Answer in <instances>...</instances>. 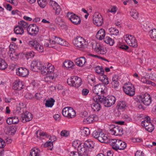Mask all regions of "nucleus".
Here are the masks:
<instances>
[{
    "instance_id": "nucleus-1",
    "label": "nucleus",
    "mask_w": 156,
    "mask_h": 156,
    "mask_svg": "<svg viewBox=\"0 0 156 156\" xmlns=\"http://www.w3.org/2000/svg\"><path fill=\"white\" fill-rule=\"evenodd\" d=\"M95 99L100 101V103L103 104L104 105L107 107L111 106L115 103L116 98L113 96L105 97L104 95H97Z\"/></svg>"
},
{
    "instance_id": "nucleus-2",
    "label": "nucleus",
    "mask_w": 156,
    "mask_h": 156,
    "mask_svg": "<svg viewBox=\"0 0 156 156\" xmlns=\"http://www.w3.org/2000/svg\"><path fill=\"white\" fill-rule=\"evenodd\" d=\"M92 136L101 143H107L109 139L107 135L104 134L101 130L94 131L92 133Z\"/></svg>"
},
{
    "instance_id": "nucleus-3",
    "label": "nucleus",
    "mask_w": 156,
    "mask_h": 156,
    "mask_svg": "<svg viewBox=\"0 0 156 156\" xmlns=\"http://www.w3.org/2000/svg\"><path fill=\"white\" fill-rule=\"evenodd\" d=\"M67 83L71 86L78 88L81 85L82 80L80 78L77 76H74L68 78Z\"/></svg>"
},
{
    "instance_id": "nucleus-4",
    "label": "nucleus",
    "mask_w": 156,
    "mask_h": 156,
    "mask_svg": "<svg viewBox=\"0 0 156 156\" xmlns=\"http://www.w3.org/2000/svg\"><path fill=\"white\" fill-rule=\"evenodd\" d=\"M122 88L124 92L129 96H133L135 94V88L132 84L129 83H125Z\"/></svg>"
},
{
    "instance_id": "nucleus-5",
    "label": "nucleus",
    "mask_w": 156,
    "mask_h": 156,
    "mask_svg": "<svg viewBox=\"0 0 156 156\" xmlns=\"http://www.w3.org/2000/svg\"><path fill=\"white\" fill-rule=\"evenodd\" d=\"M74 45L78 48H85L87 47L85 40L80 37H77L73 41Z\"/></svg>"
},
{
    "instance_id": "nucleus-6",
    "label": "nucleus",
    "mask_w": 156,
    "mask_h": 156,
    "mask_svg": "<svg viewBox=\"0 0 156 156\" xmlns=\"http://www.w3.org/2000/svg\"><path fill=\"white\" fill-rule=\"evenodd\" d=\"M63 115L69 118H73L76 115V113L72 108L69 107H65L62 111Z\"/></svg>"
},
{
    "instance_id": "nucleus-7",
    "label": "nucleus",
    "mask_w": 156,
    "mask_h": 156,
    "mask_svg": "<svg viewBox=\"0 0 156 156\" xmlns=\"http://www.w3.org/2000/svg\"><path fill=\"white\" fill-rule=\"evenodd\" d=\"M125 40L126 42L130 46L135 48L137 47L138 45L137 41L133 36L126 35Z\"/></svg>"
},
{
    "instance_id": "nucleus-8",
    "label": "nucleus",
    "mask_w": 156,
    "mask_h": 156,
    "mask_svg": "<svg viewBox=\"0 0 156 156\" xmlns=\"http://www.w3.org/2000/svg\"><path fill=\"white\" fill-rule=\"evenodd\" d=\"M94 23L98 26H101L103 23V19L101 15L98 12H96L93 15Z\"/></svg>"
},
{
    "instance_id": "nucleus-9",
    "label": "nucleus",
    "mask_w": 156,
    "mask_h": 156,
    "mask_svg": "<svg viewBox=\"0 0 156 156\" xmlns=\"http://www.w3.org/2000/svg\"><path fill=\"white\" fill-rule=\"evenodd\" d=\"M27 31L30 35L35 36L39 31L38 27L35 24H30L27 28Z\"/></svg>"
},
{
    "instance_id": "nucleus-10",
    "label": "nucleus",
    "mask_w": 156,
    "mask_h": 156,
    "mask_svg": "<svg viewBox=\"0 0 156 156\" xmlns=\"http://www.w3.org/2000/svg\"><path fill=\"white\" fill-rule=\"evenodd\" d=\"M111 127L112 128L110 129V131L112 134L116 136H121L123 135V129L122 127L115 126L114 125H112Z\"/></svg>"
},
{
    "instance_id": "nucleus-11",
    "label": "nucleus",
    "mask_w": 156,
    "mask_h": 156,
    "mask_svg": "<svg viewBox=\"0 0 156 156\" xmlns=\"http://www.w3.org/2000/svg\"><path fill=\"white\" fill-rule=\"evenodd\" d=\"M139 98L140 100L139 102H140V100L141 102L146 105L148 106L152 101L151 97L150 95L147 93L142 95Z\"/></svg>"
},
{
    "instance_id": "nucleus-12",
    "label": "nucleus",
    "mask_w": 156,
    "mask_h": 156,
    "mask_svg": "<svg viewBox=\"0 0 156 156\" xmlns=\"http://www.w3.org/2000/svg\"><path fill=\"white\" fill-rule=\"evenodd\" d=\"M105 86L103 84H98L94 86V88L93 89V91L95 94L97 95H104L105 93L103 88Z\"/></svg>"
},
{
    "instance_id": "nucleus-13",
    "label": "nucleus",
    "mask_w": 156,
    "mask_h": 156,
    "mask_svg": "<svg viewBox=\"0 0 156 156\" xmlns=\"http://www.w3.org/2000/svg\"><path fill=\"white\" fill-rule=\"evenodd\" d=\"M67 17L74 24L78 25L81 22V20L78 16L72 13L68 12Z\"/></svg>"
},
{
    "instance_id": "nucleus-14",
    "label": "nucleus",
    "mask_w": 156,
    "mask_h": 156,
    "mask_svg": "<svg viewBox=\"0 0 156 156\" xmlns=\"http://www.w3.org/2000/svg\"><path fill=\"white\" fill-rule=\"evenodd\" d=\"M41 62L36 60L33 61L30 66L31 69L34 71H37V69L40 70L43 66Z\"/></svg>"
},
{
    "instance_id": "nucleus-15",
    "label": "nucleus",
    "mask_w": 156,
    "mask_h": 156,
    "mask_svg": "<svg viewBox=\"0 0 156 156\" xmlns=\"http://www.w3.org/2000/svg\"><path fill=\"white\" fill-rule=\"evenodd\" d=\"M33 118L32 114L28 112H26L21 117V120L23 122L25 123L31 120Z\"/></svg>"
},
{
    "instance_id": "nucleus-16",
    "label": "nucleus",
    "mask_w": 156,
    "mask_h": 156,
    "mask_svg": "<svg viewBox=\"0 0 156 156\" xmlns=\"http://www.w3.org/2000/svg\"><path fill=\"white\" fill-rule=\"evenodd\" d=\"M96 97H97V96L94 97L93 99L95 101V102L91 104V106L94 111L98 112L101 108V105L99 103H100V101H98V100H96L94 99Z\"/></svg>"
},
{
    "instance_id": "nucleus-17",
    "label": "nucleus",
    "mask_w": 156,
    "mask_h": 156,
    "mask_svg": "<svg viewBox=\"0 0 156 156\" xmlns=\"http://www.w3.org/2000/svg\"><path fill=\"white\" fill-rule=\"evenodd\" d=\"M16 73L19 76L25 77L28 74V71L26 68H19L17 69Z\"/></svg>"
},
{
    "instance_id": "nucleus-18",
    "label": "nucleus",
    "mask_w": 156,
    "mask_h": 156,
    "mask_svg": "<svg viewBox=\"0 0 156 156\" xmlns=\"http://www.w3.org/2000/svg\"><path fill=\"white\" fill-rule=\"evenodd\" d=\"M119 140L113 139H108V142L110 145L112 146V148L114 150L117 151V149L119 143Z\"/></svg>"
},
{
    "instance_id": "nucleus-19",
    "label": "nucleus",
    "mask_w": 156,
    "mask_h": 156,
    "mask_svg": "<svg viewBox=\"0 0 156 156\" xmlns=\"http://www.w3.org/2000/svg\"><path fill=\"white\" fill-rule=\"evenodd\" d=\"M23 86L22 82L16 80L13 83L12 88L14 90H19L23 89Z\"/></svg>"
},
{
    "instance_id": "nucleus-20",
    "label": "nucleus",
    "mask_w": 156,
    "mask_h": 156,
    "mask_svg": "<svg viewBox=\"0 0 156 156\" xmlns=\"http://www.w3.org/2000/svg\"><path fill=\"white\" fill-rule=\"evenodd\" d=\"M96 119V117L94 115H90L86 119H84L83 122L85 124H89L95 121Z\"/></svg>"
},
{
    "instance_id": "nucleus-21",
    "label": "nucleus",
    "mask_w": 156,
    "mask_h": 156,
    "mask_svg": "<svg viewBox=\"0 0 156 156\" xmlns=\"http://www.w3.org/2000/svg\"><path fill=\"white\" fill-rule=\"evenodd\" d=\"M105 35V31L103 29H101L97 32L96 37V38L100 40L104 39Z\"/></svg>"
},
{
    "instance_id": "nucleus-22",
    "label": "nucleus",
    "mask_w": 156,
    "mask_h": 156,
    "mask_svg": "<svg viewBox=\"0 0 156 156\" xmlns=\"http://www.w3.org/2000/svg\"><path fill=\"white\" fill-rule=\"evenodd\" d=\"M118 78L119 77L118 76L115 75L113 76L112 78V81L111 82V84L112 87L115 88H117L119 85L118 82Z\"/></svg>"
},
{
    "instance_id": "nucleus-23",
    "label": "nucleus",
    "mask_w": 156,
    "mask_h": 156,
    "mask_svg": "<svg viewBox=\"0 0 156 156\" xmlns=\"http://www.w3.org/2000/svg\"><path fill=\"white\" fill-rule=\"evenodd\" d=\"M76 63L79 66H83L86 62V60L85 58L82 57L76 59Z\"/></svg>"
},
{
    "instance_id": "nucleus-24",
    "label": "nucleus",
    "mask_w": 156,
    "mask_h": 156,
    "mask_svg": "<svg viewBox=\"0 0 156 156\" xmlns=\"http://www.w3.org/2000/svg\"><path fill=\"white\" fill-rule=\"evenodd\" d=\"M95 51L102 55L105 54L107 52L105 49L101 46H99L98 47H95Z\"/></svg>"
},
{
    "instance_id": "nucleus-25",
    "label": "nucleus",
    "mask_w": 156,
    "mask_h": 156,
    "mask_svg": "<svg viewBox=\"0 0 156 156\" xmlns=\"http://www.w3.org/2000/svg\"><path fill=\"white\" fill-rule=\"evenodd\" d=\"M40 150L38 148H34L31 150L30 156H40Z\"/></svg>"
},
{
    "instance_id": "nucleus-26",
    "label": "nucleus",
    "mask_w": 156,
    "mask_h": 156,
    "mask_svg": "<svg viewBox=\"0 0 156 156\" xmlns=\"http://www.w3.org/2000/svg\"><path fill=\"white\" fill-rule=\"evenodd\" d=\"M8 67V65L5 60L0 58V70H4Z\"/></svg>"
},
{
    "instance_id": "nucleus-27",
    "label": "nucleus",
    "mask_w": 156,
    "mask_h": 156,
    "mask_svg": "<svg viewBox=\"0 0 156 156\" xmlns=\"http://www.w3.org/2000/svg\"><path fill=\"white\" fill-rule=\"evenodd\" d=\"M55 102V100L53 98H51L50 99L46 101L45 104L46 107H52L54 105Z\"/></svg>"
},
{
    "instance_id": "nucleus-28",
    "label": "nucleus",
    "mask_w": 156,
    "mask_h": 156,
    "mask_svg": "<svg viewBox=\"0 0 156 156\" xmlns=\"http://www.w3.org/2000/svg\"><path fill=\"white\" fill-rule=\"evenodd\" d=\"M119 143L118 145V148L117 149V151L118 150H124L126 147V143L122 140H120Z\"/></svg>"
},
{
    "instance_id": "nucleus-29",
    "label": "nucleus",
    "mask_w": 156,
    "mask_h": 156,
    "mask_svg": "<svg viewBox=\"0 0 156 156\" xmlns=\"http://www.w3.org/2000/svg\"><path fill=\"white\" fill-rule=\"evenodd\" d=\"M83 145L87 149L89 148H93L94 147L93 142L89 140H86L84 142Z\"/></svg>"
},
{
    "instance_id": "nucleus-30",
    "label": "nucleus",
    "mask_w": 156,
    "mask_h": 156,
    "mask_svg": "<svg viewBox=\"0 0 156 156\" xmlns=\"http://www.w3.org/2000/svg\"><path fill=\"white\" fill-rule=\"evenodd\" d=\"M55 22L60 27H65V25L63 23L64 21L61 17H57L55 19Z\"/></svg>"
},
{
    "instance_id": "nucleus-31",
    "label": "nucleus",
    "mask_w": 156,
    "mask_h": 156,
    "mask_svg": "<svg viewBox=\"0 0 156 156\" xmlns=\"http://www.w3.org/2000/svg\"><path fill=\"white\" fill-rule=\"evenodd\" d=\"M14 32L17 34L21 35L24 33L23 29L19 25L15 27L14 29Z\"/></svg>"
},
{
    "instance_id": "nucleus-32",
    "label": "nucleus",
    "mask_w": 156,
    "mask_h": 156,
    "mask_svg": "<svg viewBox=\"0 0 156 156\" xmlns=\"http://www.w3.org/2000/svg\"><path fill=\"white\" fill-rule=\"evenodd\" d=\"M151 123L150 118L149 116H147L144 119L142 122L141 124L143 127H145V128L146 126H148L149 124Z\"/></svg>"
},
{
    "instance_id": "nucleus-33",
    "label": "nucleus",
    "mask_w": 156,
    "mask_h": 156,
    "mask_svg": "<svg viewBox=\"0 0 156 156\" xmlns=\"http://www.w3.org/2000/svg\"><path fill=\"white\" fill-rule=\"evenodd\" d=\"M87 149L82 144L77 149L78 152L79 153H80V154L81 155L83 154H87L86 152Z\"/></svg>"
},
{
    "instance_id": "nucleus-34",
    "label": "nucleus",
    "mask_w": 156,
    "mask_h": 156,
    "mask_svg": "<svg viewBox=\"0 0 156 156\" xmlns=\"http://www.w3.org/2000/svg\"><path fill=\"white\" fill-rule=\"evenodd\" d=\"M63 65L65 67L68 68H72L74 66V64L71 61L67 60L64 62Z\"/></svg>"
},
{
    "instance_id": "nucleus-35",
    "label": "nucleus",
    "mask_w": 156,
    "mask_h": 156,
    "mask_svg": "<svg viewBox=\"0 0 156 156\" xmlns=\"http://www.w3.org/2000/svg\"><path fill=\"white\" fill-rule=\"evenodd\" d=\"M149 34L150 37L156 41V29H153L150 30Z\"/></svg>"
},
{
    "instance_id": "nucleus-36",
    "label": "nucleus",
    "mask_w": 156,
    "mask_h": 156,
    "mask_svg": "<svg viewBox=\"0 0 156 156\" xmlns=\"http://www.w3.org/2000/svg\"><path fill=\"white\" fill-rule=\"evenodd\" d=\"M104 40L105 43L109 44L110 45H113L114 43V40L109 37H106L104 38Z\"/></svg>"
},
{
    "instance_id": "nucleus-37",
    "label": "nucleus",
    "mask_w": 156,
    "mask_h": 156,
    "mask_svg": "<svg viewBox=\"0 0 156 156\" xmlns=\"http://www.w3.org/2000/svg\"><path fill=\"white\" fill-rule=\"evenodd\" d=\"M47 68H48V74H53L55 68L53 65L50 63H48L47 65Z\"/></svg>"
},
{
    "instance_id": "nucleus-38",
    "label": "nucleus",
    "mask_w": 156,
    "mask_h": 156,
    "mask_svg": "<svg viewBox=\"0 0 156 156\" xmlns=\"http://www.w3.org/2000/svg\"><path fill=\"white\" fill-rule=\"evenodd\" d=\"M42 146L44 147H48V150H51L53 148V144L52 142L49 141L42 144Z\"/></svg>"
},
{
    "instance_id": "nucleus-39",
    "label": "nucleus",
    "mask_w": 156,
    "mask_h": 156,
    "mask_svg": "<svg viewBox=\"0 0 156 156\" xmlns=\"http://www.w3.org/2000/svg\"><path fill=\"white\" fill-rule=\"evenodd\" d=\"M19 25L23 29H25L28 28L29 26L28 23L27 22L22 20L20 21L19 23Z\"/></svg>"
},
{
    "instance_id": "nucleus-40",
    "label": "nucleus",
    "mask_w": 156,
    "mask_h": 156,
    "mask_svg": "<svg viewBox=\"0 0 156 156\" xmlns=\"http://www.w3.org/2000/svg\"><path fill=\"white\" fill-rule=\"evenodd\" d=\"M54 7H53V9L55 10V13L57 15L59 14L61 10L60 6L58 5L57 3L54 2Z\"/></svg>"
},
{
    "instance_id": "nucleus-41",
    "label": "nucleus",
    "mask_w": 156,
    "mask_h": 156,
    "mask_svg": "<svg viewBox=\"0 0 156 156\" xmlns=\"http://www.w3.org/2000/svg\"><path fill=\"white\" fill-rule=\"evenodd\" d=\"M82 135L85 136H87L89 135L90 131L89 128L85 127L83 128L81 131Z\"/></svg>"
},
{
    "instance_id": "nucleus-42",
    "label": "nucleus",
    "mask_w": 156,
    "mask_h": 156,
    "mask_svg": "<svg viewBox=\"0 0 156 156\" xmlns=\"http://www.w3.org/2000/svg\"><path fill=\"white\" fill-rule=\"evenodd\" d=\"M100 80H101L103 83L105 85H107L108 84L109 81L108 79L105 75H103L100 77Z\"/></svg>"
},
{
    "instance_id": "nucleus-43",
    "label": "nucleus",
    "mask_w": 156,
    "mask_h": 156,
    "mask_svg": "<svg viewBox=\"0 0 156 156\" xmlns=\"http://www.w3.org/2000/svg\"><path fill=\"white\" fill-rule=\"evenodd\" d=\"M35 49L39 52H42L44 51V49L43 46L41 45L38 42L34 47Z\"/></svg>"
},
{
    "instance_id": "nucleus-44",
    "label": "nucleus",
    "mask_w": 156,
    "mask_h": 156,
    "mask_svg": "<svg viewBox=\"0 0 156 156\" xmlns=\"http://www.w3.org/2000/svg\"><path fill=\"white\" fill-rule=\"evenodd\" d=\"M95 72L98 74H101V76L104 74V71L102 66H98L96 67Z\"/></svg>"
},
{
    "instance_id": "nucleus-45",
    "label": "nucleus",
    "mask_w": 156,
    "mask_h": 156,
    "mask_svg": "<svg viewBox=\"0 0 156 156\" xmlns=\"http://www.w3.org/2000/svg\"><path fill=\"white\" fill-rule=\"evenodd\" d=\"M130 13L131 16L135 19H136L138 17V13L135 10L131 9Z\"/></svg>"
},
{
    "instance_id": "nucleus-46",
    "label": "nucleus",
    "mask_w": 156,
    "mask_h": 156,
    "mask_svg": "<svg viewBox=\"0 0 156 156\" xmlns=\"http://www.w3.org/2000/svg\"><path fill=\"white\" fill-rule=\"evenodd\" d=\"M41 73L43 75H47L48 74L47 67L43 65L40 69Z\"/></svg>"
},
{
    "instance_id": "nucleus-47",
    "label": "nucleus",
    "mask_w": 156,
    "mask_h": 156,
    "mask_svg": "<svg viewBox=\"0 0 156 156\" xmlns=\"http://www.w3.org/2000/svg\"><path fill=\"white\" fill-rule=\"evenodd\" d=\"M123 101L120 102H119L117 105V108L119 110H124L126 106V105L124 103Z\"/></svg>"
},
{
    "instance_id": "nucleus-48",
    "label": "nucleus",
    "mask_w": 156,
    "mask_h": 156,
    "mask_svg": "<svg viewBox=\"0 0 156 156\" xmlns=\"http://www.w3.org/2000/svg\"><path fill=\"white\" fill-rule=\"evenodd\" d=\"M34 55V52L32 51L27 52L25 54V56L27 59L33 57Z\"/></svg>"
},
{
    "instance_id": "nucleus-49",
    "label": "nucleus",
    "mask_w": 156,
    "mask_h": 156,
    "mask_svg": "<svg viewBox=\"0 0 156 156\" xmlns=\"http://www.w3.org/2000/svg\"><path fill=\"white\" fill-rule=\"evenodd\" d=\"M145 77H143V78H142L141 81L142 82L144 83H146L149 85H151L153 86H155V84L154 83L152 82L151 81L149 80H145Z\"/></svg>"
},
{
    "instance_id": "nucleus-50",
    "label": "nucleus",
    "mask_w": 156,
    "mask_h": 156,
    "mask_svg": "<svg viewBox=\"0 0 156 156\" xmlns=\"http://www.w3.org/2000/svg\"><path fill=\"white\" fill-rule=\"evenodd\" d=\"M37 2L40 7L44 8L47 4L46 0H37Z\"/></svg>"
},
{
    "instance_id": "nucleus-51",
    "label": "nucleus",
    "mask_w": 156,
    "mask_h": 156,
    "mask_svg": "<svg viewBox=\"0 0 156 156\" xmlns=\"http://www.w3.org/2000/svg\"><path fill=\"white\" fill-rule=\"evenodd\" d=\"M55 79L54 74H51V75L47 76L44 79L45 81L48 82L50 81L51 80H53Z\"/></svg>"
},
{
    "instance_id": "nucleus-52",
    "label": "nucleus",
    "mask_w": 156,
    "mask_h": 156,
    "mask_svg": "<svg viewBox=\"0 0 156 156\" xmlns=\"http://www.w3.org/2000/svg\"><path fill=\"white\" fill-rule=\"evenodd\" d=\"M145 129L149 132H151L154 130V127L153 125L151 123L149 124L148 126H146V127L145 128Z\"/></svg>"
},
{
    "instance_id": "nucleus-53",
    "label": "nucleus",
    "mask_w": 156,
    "mask_h": 156,
    "mask_svg": "<svg viewBox=\"0 0 156 156\" xmlns=\"http://www.w3.org/2000/svg\"><path fill=\"white\" fill-rule=\"evenodd\" d=\"M10 57L11 59L12 60H16L18 58V55L14 52L10 54Z\"/></svg>"
},
{
    "instance_id": "nucleus-54",
    "label": "nucleus",
    "mask_w": 156,
    "mask_h": 156,
    "mask_svg": "<svg viewBox=\"0 0 156 156\" xmlns=\"http://www.w3.org/2000/svg\"><path fill=\"white\" fill-rule=\"evenodd\" d=\"M109 31L111 33V34L113 35H117L119 33L118 30L116 28L114 27H112L109 29Z\"/></svg>"
},
{
    "instance_id": "nucleus-55",
    "label": "nucleus",
    "mask_w": 156,
    "mask_h": 156,
    "mask_svg": "<svg viewBox=\"0 0 156 156\" xmlns=\"http://www.w3.org/2000/svg\"><path fill=\"white\" fill-rule=\"evenodd\" d=\"M16 127L15 126H12L9 128V133H11V134H14L16 132Z\"/></svg>"
},
{
    "instance_id": "nucleus-56",
    "label": "nucleus",
    "mask_w": 156,
    "mask_h": 156,
    "mask_svg": "<svg viewBox=\"0 0 156 156\" xmlns=\"http://www.w3.org/2000/svg\"><path fill=\"white\" fill-rule=\"evenodd\" d=\"M88 80L89 83L93 84L95 82V78L94 76L90 75L88 77Z\"/></svg>"
},
{
    "instance_id": "nucleus-57",
    "label": "nucleus",
    "mask_w": 156,
    "mask_h": 156,
    "mask_svg": "<svg viewBox=\"0 0 156 156\" xmlns=\"http://www.w3.org/2000/svg\"><path fill=\"white\" fill-rule=\"evenodd\" d=\"M82 144L80 143V141L79 140H76L74 141L73 143V146L75 148H78Z\"/></svg>"
},
{
    "instance_id": "nucleus-58",
    "label": "nucleus",
    "mask_w": 156,
    "mask_h": 156,
    "mask_svg": "<svg viewBox=\"0 0 156 156\" xmlns=\"http://www.w3.org/2000/svg\"><path fill=\"white\" fill-rule=\"evenodd\" d=\"M37 42L36 41L32 40L29 41L28 43L30 47H34V48L36 44H37Z\"/></svg>"
},
{
    "instance_id": "nucleus-59",
    "label": "nucleus",
    "mask_w": 156,
    "mask_h": 156,
    "mask_svg": "<svg viewBox=\"0 0 156 156\" xmlns=\"http://www.w3.org/2000/svg\"><path fill=\"white\" fill-rule=\"evenodd\" d=\"M69 133L68 131L66 130H62L60 133V135L61 136L64 137H67L69 135Z\"/></svg>"
},
{
    "instance_id": "nucleus-60",
    "label": "nucleus",
    "mask_w": 156,
    "mask_h": 156,
    "mask_svg": "<svg viewBox=\"0 0 156 156\" xmlns=\"http://www.w3.org/2000/svg\"><path fill=\"white\" fill-rule=\"evenodd\" d=\"M55 37V40H54V41H52L53 43H57L59 44H62L60 42L62 39V38L56 37Z\"/></svg>"
},
{
    "instance_id": "nucleus-61",
    "label": "nucleus",
    "mask_w": 156,
    "mask_h": 156,
    "mask_svg": "<svg viewBox=\"0 0 156 156\" xmlns=\"http://www.w3.org/2000/svg\"><path fill=\"white\" fill-rule=\"evenodd\" d=\"M69 156H81V154L78 152L72 151L69 154Z\"/></svg>"
},
{
    "instance_id": "nucleus-62",
    "label": "nucleus",
    "mask_w": 156,
    "mask_h": 156,
    "mask_svg": "<svg viewBox=\"0 0 156 156\" xmlns=\"http://www.w3.org/2000/svg\"><path fill=\"white\" fill-rule=\"evenodd\" d=\"M13 120V124H16L19 121V119L16 116L12 117Z\"/></svg>"
},
{
    "instance_id": "nucleus-63",
    "label": "nucleus",
    "mask_w": 156,
    "mask_h": 156,
    "mask_svg": "<svg viewBox=\"0 0 156 156\" xmlns=\"http://www.w3.org/2000/svg\"><path fill=\"white\" fill-rule=\"evenodd\" d=\"M117 10V8L116 6H113L111 8V10H108V12L115 13Z\"/></svg>"
},
{
    "instance_id": "nucleus-64",
    "label": "nucleus",
    "mask_w": 156,
    "mask_h": 156,
    "mask_svg": "<svg viewBox=\"0 0 156 156\" xmlns=\"http://www.w3.org/2000/svg\"><path fill=\"white\" fill-rule=\"evenodd\" d=\"M135 156H145L144 155V153L142 151H137L136 152L135 154Z\"/></svg>"
}]
</instances>
